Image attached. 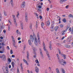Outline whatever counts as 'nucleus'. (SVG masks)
<instances>
[{"instance_id":"f257e3e1","label":"nucleus","mask_w":73,"mask_h":73,"mask_svg":"<svg viewBox=\"0 0 73 73\" xmlns=\"http://www.w3.org/2000/svg\"><path fill=\"white\" fill-rule=\"evenodd\" d=\"M57 56L58 59V61L60 64L64 66L66 64V62L65 61L63 60V59H62L61 60V59H60L59 55H58Z\"/></svg>"},{"instance_id":"f03ea898","label":"nucleus","mask_w":73,"mask_h":73,"mask_svg":"<svg viewBox=\"0 0 73 73\" xmlns=\"http://www.w3.org/2000/svg\"><path fill=\"white\" fill-rule=\"evenodd\" d=\"M39 50H40V56L42 57V58H44V56L43 55V54H42V51L41 49L40 48Z\"/></svg>"},{"instance_id":"7ed1b4c3","label":"nucleus","mask_w":73,"mask_h":73,"mask_svg":"<svg viewBox=\"0 0 73 73\" xmlns=\"http://www.w3.org/2000/svg\"><path fill=\"white\" fill-rule=\"evenodd\" d=\"M34 43L35 44V45H38V41H37V38L35 37L34 38Z\"/></svg>"},{"instance_id":"20e7f679","label":"nucleus","mask_w":73,"mask_h":73,"mask_svg":"<svg viewBox=\"0 0 73 73\" xmlns=\"http://www.w3.org/2000/svg\"><path fill=\"white\" fill-rule=\"evenodd\" d=\"M46 54L48 59L50 60V55H49V53L48 52L46 51Z\"/></svg>"},{"instance_id":"39448f33","label":"nucleus","mask_w":73,"mask_h":73,"mask_svg":"<svg viewBox=\"0 0 73 73\" xmlns=\"http://www.w3.org/2000/svg\"><path fill=\"white\" fill-rule=\"evenodd\" d=\"M37 37L38 40V42H39V44H40V35H39V33H37Z\"/></svg>"},{"instance_id":"423d86ee","label":"nucleus","mask_w":73,"mask_h":73,"mask_svg":"<svg viewBox=\"0 0 73 73\" xmlns=\"http://www.w3.org/2000/svg\"><path fill=\"white\" fill-rule=\"evenodd\" d=\"M25 1L23 2L22 4V5L21 6V7L22 8H24V7H25Z\"/></svg>"},{"instance_id":"0eeeda50","label":"nucleus","mask_w":73,"mask_h":73,"mask_svg":"<svg viewBox=\"0 0 73 73\" xmlns=\"http://www.w3.org/2000/svg\"><path fill=\"white\" fill-rule=\"evenodd\" d=\"M30 40H31V41H32V42H33V41H34V38L32 35H30Z\"/></svg>"},{"instance_id":"6e6552de","label":"nucleus","mask_w":73,"mask_h":73,"mask_svg":"<svg viewBox=\"0 0 73 73\" xmlns=\"http://www.w3.org/2000/svg\"><path fill=\"white\" fill-rule=\"evenodd\" d=\"M50 30L51 32H53L54 31V26L52 25L51 26Z\"/></svg>"},{"instance_id":"1a4fd4ad","label":"nucleus","mask_w":73,"mask_h":73,"mask_svg":"<svg viewBox=\"0 0 73 73\" xmlns=\"http://www.w3.org/2000/svg\"><path fill=\"white\" fill-rule=\"evenodd\" d=\"M39 70V69L37 66H35V71L36 73H38V71Z\"/></svg>"},{"instance_id":"9d476101","label":"nucleus","mask_w":73,"mask_h":73,"mask_svg":"<svg viewBox=\"0 0 73 73\" xmlns=\"http://www.w3.org/2000/svg\"><path fill=\"white\" fill-rule=\"evenodd\" d=\"M43 49L45 50V51H46V49H45V47H46L45 46V43L44 42H43Z\"/></svg>"},{"instance_id":"9b49d317","label":"nucleus","mask_w":73,"mask_h":73,"mask_svg":"<svg viewBox=\"0 0 73 73\" xmlns=\"http://www.w3.org/2000/svg\"><path fill=\"white\" fill-rule=\"evenodd\" d=\"M11 38L13 42H14V44H16V42H15V38H14V37H13V36H11Z\"/></svg>"},{"instance_id":"f8f14e48","label":"nucleus","mask_w":73,"mask_h":73,"mask_svg":"<svg viewBox=\"0 0 73 73\" xmlns=\"http://www.w3.org/2000/svg\"><path fill=\"white\" fill-rule=\"evenodd\" d=\"M3 58H2V60H3L4 61H5L6 60V57H5V55H3Z\"/></svg>"},{"instance_id":"ddd939ff","label":"nucleus","mask_w":73,"mask_h":73,"mask_svg":"<svg viewBox=\"0 0 73 73\" xmlns=\"http://www.w3.org/2000/svg\"><path fill=\"white\" fill-rule=\"evenodd\" d=\"M46 24L47 26H49V25H50V21H48L47 22H46Z\"/></svg>"},{"instance_id":"4468645a","label":"nucleus","mask_w":73,"mask_h":73,"mask_svg":"<svg viewBox=\"0 0 73 73\" xmlns=\"http://www.w3.org/2000/svg\"><path fill=\"white\" fill-rule=\"evenodd\" d=\"M10 3L11 6L13 7V0H11Z\"/></svg>"},{"instance_id":"2eb2a0df","label":"nucleus","mask_w":73,"mask_h":73,"mask_svg":"<svg viewBox=\"0 0 73 73\" xmlns=\"http://www.w3.org/2000/svg\"><path fill=\"white\" fill-rule=\"evenodd\" d=\"M21 29H23V22H21Z\"/></svg>"},{"instance_id":"dca6fc26","label":"nucleus","mask_w":73,"mask_h":73,"mask_svg":"<svg viewBox=\"0 0 73 73\" xmlns=\"http://www.w3.org/2000/svg\"><path fill=\"white\" fill-rule=\"evenodd\" d=\"M11 65H12L13 68H14V67H15V62H11Z\"/></svg>"},{"instance_id":"f3484780","label":"nucleus","mask_w":73,"mask_h":73,"mask_svg":"<svg viewBox=\"0 0 73 73\" xmlns=\"http://www.w3.org/2000/svg\"><path fill=\"white\" fill-rule=\"evenodd\" d=\"M49 48L50 50H52V44H51V42H50V46H49Z\"/></svg>"},{"instance_id":"a211bd4d","label":"nucleus","mask_w":73,"mask_h":73,"mask_svg":"<svg viewBox=\"0 0 73 73\" xmlns=\"http://www.w3.org/2000/svg\"><path fill=\"white\" fill-rule=\"evenodd\" d=\"M23 61H24V62L26 63V64H27V65H28L29 64L28 63V62H27V60H25V59H23Z\"/></svg>"},{"instance_id":"6ab92c4d","label":"nucleus","mask_w":73,"mask_h":73,"mask_svg":"<svg viewBox=\"0 0 73 73\" xmlns=\"http://www.w3.org/2000/svg\"><path fill=\"white\" fill-rule=\"evenodd\" d=\"M61 56H62V57H64V59H65V58H66V55L64 54H62Z\"/></svg>"},{"instance_id":"aec40b11","label":"nucleus","mask_w":73,"mask_h":73,"mask_svg":"<svg viewBox=\"0 0 73 73\" xmlns=\"http://www.w3.org/2000/svg\"><path fill=\"white\" fill-rule=\"evenodd\" d=\"M60 69L62 70V73H65V71L64 69L61 68Z\"/></svg>"},{"instance_id":"412c9836","label":"nucleus","mask_w":73,"mask_h":73,"mask_svg":"<svg viewBox=\"0 0 73 73\" xmlns=\"http://www.w3.org/2000/svg\"><path fill=\"white\" fill-rule=\"evenodd\" d=\"M25 21L26 23L28 22V17L25 16Z\"/></svg>"},{"instance_id":"4be33fe9","label":"nucleus","mask_w":73,"mask_h":73,"mask_svg":"<svg viewBox=\"0 0 73 73\" xmlns=\"http://www.w3.org/2000/svg\"><path fill=\"white\" fill-rule=\"evenodd\" d=\"M56 71L57 73H60V71H59V70L58 69V68H56Z\"/></svg>"},{"instance_id":"5701e85b","label":"nucleus","mask_w":73,"mask_h":73,"mask_svg":"<svg viewBox=\"0 0 73 73\" xmlns=\"http://www.w3.org/2000/svg\"><path fill=\"white\" fill-rule=\"evenodd\" d=\"M28 42L29 44V45H32V43H31V40H28Z\"/></svg>"},{"instance_id":"b1692460","label":"nucleus","mask_w":73,"mask_h":73,"mask_svg":"<svg viewBox=\"0 0 73 73\" xmlns=\"http://www.w3.org/2000/svg\"><path fill=\"white\" fill-rule=\"evenodd\" d=\"M68 17L69 18H71V17H73V16L72 14H70L68 16Z\"/></svg>"},{"instance_id":"393cba45","label":"nucleus","mask_w":73,"mask_h":73,"mask_svg":"<svg viewBox=\"0 0 73 73\" xmlns=\"http://www.w3.org/2000/svg\"><path fill=\"white\" fill-rule=\"evenodd\" d=\"M33 50L34 54H36V48H33Z\"/></svg>"},{"instance_id":"a878e982","label":"nucleus","mask_w":73,"mask_h":73,"mask_svg":"<svg viewBox=\"0 0 73 73\" xmlns=\"http://www.w3.org/2000/svg\"><path fill=\"white\" fill-rule=\"evenodd\" d=\"M44 25V23H43V22L42 23H41V26L42 28H43Z\"/></svg>"},{"instance_id":"bb28decb","label":"nucleus","mask_w":73,"mask_h":73,"mask_svg":"<svg viewBox=\"0 0 73 73\" xmlns=\"http://www.w3.org/2000/svg\"><path fill=\"white\" fill-rule=\"evenodd\" d=\"M2 45H5V44H4V43H5V42L4 41L2 42H1Z\"/></svg>"},{"instance_id":"cd10ccee","label":"nucleus","mask_w":73,"mask_h":73,"mask_svg":"<svg viewBox=\"0 0 73 73\" xmlns=\"http://www.w3.org/2000/svg\"><path fill=\"white\" fill-rule=\"evenodd\" d=\"M35 15L37 16V18L38 19H39V18H38V14H37L36 13H35Z\"/></svg>"},{"instance_id":"c85d7f7f","label":"nucleus","mask_w":73,"mask_h":73,"mask_svg":"<svg viewBox=\"0 0 73 73\" xmlns=\"http://www.w3.org/2000/svg\"><path fill=\"white\" fill-rule=\"evenodd\" d=\"M17 13V18H19V16L20 15V13H19V12H18Z\"/></svg>"},{"instance_id":"c756f323","label":"nucleus","mask_w":73,"mask_h":73,"mask_svg":"<svg viewBox=\"0 0 73 73\" xmlns=\"http://www.w3.org/2000/svg\"><path fill=\"white\" fill-rule=\"evenodd\" d=\"M63 21L64 23H66V20L65 18H64Z\"/></svg>"},{"instance_id":"7c9ffc66","label":"nucleus","mask_w":73,"mask_h":73,"mask_svg":"<svg viewBox=\"0 0 73 73\" xmlns=\"http://www.w3.org/2000/svg\"><path fill=\"white\" fill-rule=\"evenodd\" d=\"M64 32H65V30H63L62 31V33H63L62 34V35H65Z\"/></svg>"},{"instance_id":"2f4dec72","label":"nucleus","mask_w":73,"mask_h":73,"mask_svg":"<svg viewBox=\"0 0 73 73\" xmlns=\"http://www.w3.org/2000/svg\"><path fill=\"white\" fill-rule=\"evenodd\" d=\"M35 61L37 64H39V62H38V60H35Z\"/></svg>"},{"instance_id":"473e14b6","label":"nucleus","mask_w":73,"mask_h":73,"mask_svg":"<svg viewBox=\"0 0 73 73\" xmlns=\"http://www.w3.org/2000/svg\"><path fill=\"white\" fill-rule=\"evenodd\" d=\"M57 44L58 46H61V45L60 43H57Z\"/></svg>"},{"instance_id":"72a5a7b5","label":"nucleus","mask_w":73,"mask_h":73,"mask_svg":"<svg viewBox=\"0 0 73 73\" xmlns=\"http://www.w3.org/2000/svg\"><path fill=\"white\" fill-rule=\"evenodd\" d=\"M2 48L3 49V51H4V50H5V47H4V46H2Z\"/></svg>"},{"instance_id":"f704fd0d","label":"nucleus","mask_w":73,"mask_h":73,"mask_svg":"<svg viewBox=\"0 0 73 73\" xmlns=\"http://www.w3.org/2000/svg\"><path fill=\"white\" fill-rule=\"evenodd\" d=\"M58 27H56L55 28V30L56 31L58 29Z\"/></svg>"},{"instance_id":"c9c22d12","label":"nucleus","mask_w":73,"mask_h":73,"mask_svg":"<svg viewBox=\"0 0 73 73\" xmlns=\"http://www.w3.org/2000/svg\"><path fill=\"white\" fill-rule=\"evenodd\" d=\"M20 66L21 67V69H23V66H22V63L21 64Z\"/></svg>"},{"instance_id":"e433bc0d","label":"nucleus","mask_w":73,"mask_h":73,"mask_svg":"<svg viewBox=\"0 0 73 73\" xmlns=\"http://www.w3.org/2000/svg\"><path fill=\"white\" fill-rule=\"evenodd\" d=\"M66 48H70V46L69 45H68L66 44Z\"/></svg>"},{"instance_id":"4c0bfd02","label":"nucleus","mask_w":73,"mask_h":73,"mask_svg":"<svg viewBox=\"0 0 73 73\" xmlns=\"http://www.w3.org/2000/svg\"><path fill=\"white\" fill-rule=\"evenodd\" d=\"M4 15H5V16H7V13H6V12H4Z\"/></svg>"},{"instance_id":"58836bf2","label":"nucleus","mask_w":73,"mask_h":73,"mask_svg":"<svg viewBox=\"0 0 73 73\" xmlns=\"http://www.w3.org/2000/svg\"><path fill=\"white\" fill-rule=\"evenodd\" d=\"M1 29L2 28V29H4V28H5V27H4V26L3 25L2 26H1Z\"/></svg>"},{"instance_id":"ea45409f","label":"nucleus","mask_w":73,"mask_h":73,"mask_svg":"<svg viewBox=\"0 0 73 73\" xmlns=\"http://www.w3.org/2000/svg\"><path fill=\"white\" fill-rule=\"evenodd\" d=\"M27 56H29V53L28 51L27 52Z\"/></svg>"},{"instance_id":"a19ab883","label":"nucleus","mask_w":73,"mask_h":73,"mask_svg":"<svg viewBox=\"0 0 73 73\" xmlns=\"http://www.w3.org/2000/svg\"><path fill=\"white\" fill-rule=\"evenodd\" d=\"M10 53H11V54H12L13 53V51L12 50H11Z\"/></svg>"},{"instance_id":"79ce46f5","label":"nucleus","mask_w":73,"mask_h":73,"mask_svg":"<svg viewBox=\"0 0 73 73\" xmlns=\"http://www.w3.org/2000/svg\"><path fill=\"white\" fill-rule=\"evenodd\" d=\"M69 26H67V27H66V31H67V30H68V29H69Z\"/></svg>"},{"instance_id":"37998d69","label":"nucleus","mask_w":73,"mask_h":73,"mask_svg":"<svg viewBox=\"0 0 73 73\" xmlns=\"http://www.w3.org/2000/svg\"><path fill=\"white\" fill-rule=\"evenodd\" d=\"M12 16L13 17V19H16V18H15V15H12Z\"/></svg>"},{"instance_id":"c03bdc74","label":"nucleus","mask_w":73,"mask_h":73,"mask_svg":"<svg viewBox=\"0 0 73 73\" xmlns=\"http://www.w3.org/2000/svg\"><path fill=\"white\" fill-rule=\"evenodd\" d=\"M71 33L73 34V27H72V29Z\"/></svg>"},{"instance_id":"a18cd8bd","label":"nucleus","mask_w":73,"mask_h":73,"mask_svg":"<svg viewBox=\"0 0 73 73\" xmlns=\"http://www.w3.org/2000/svg\"><path fill=\"white\" fill-rule=\"evenodd\" d=\"M13 45L14 47H15V48H16V45L15 44V43H13Z\"/></svg>"},{"instance_id":"49530a36","label":"nucleus","mask_w":73,"mask_h":73,"mask_svg":"<svg viewBox=\"0 0 73 73\" xmlns=\"http://www.w3.org/2000/svg\"><path fill=\"white\" fill-rule=\"evenodd\" d=\"M8 61L9 62H11V59L10 58H9L8 59Z\"/></svg>"},{"instance_id":"de8ad7c7","label":"nucleus","mask_w":73,"mask_h":73,"mask_svg":"<svg viewBox=\"0 0 73 73\" xmlns=\"http://www.w3.org/2000/svg\"><path fill=\"white\" fill-rule=\"evenodd\" d=\"M32 25L31 24L30 26V28L31 29H32Z\"/></svg>"},{"instance_id":"09e8293b","label":"nucleus","mask_w":73,"mask_h":73,"mask_svg":"<svg viewBox=\"0 0 73 73\" xmlns=\"http://www.w3.org/2000/svg\"><path fill=\"white\" fill-rule=\"evenodd\" d=\"M14 22L15 23H16V19H14Z\"/></svg>"},{"instance_id":"8fccbe9b","label":"nucleus","mask_w":73,"mask_h":73,"mask_svg":"<svg viewBox=\"0 0 73 73\" xmlns=\"http://www.w3.org/2000/svg\"><path fill=\"white\" fill-rule=\"evenodd\" d=\"M35 55H34L33 57L34 58H35V57H36V53L35 54Z\"/></svg>"},{"instance_id":"3c124183","label":"nucleus","mask_w":73,"mask_h":73,"mask_svg":"<svg viewBox=\"0 0 73 73\" xmlns=\"http://www.w3.org/2000/svg\"><path fill=\"white\" fill-rule=\"evenodd\" d=\"M1 14H0V21H1Z\"/></svg>"},{"instance_id":"603ef678","label":"nucleus","mask_w":73,"mask_h":73,"mask_svg":"<svg viewBox=\"0 0 73 73\" xmlns=\"http://www.w3.org/2000/svg\"><path fill=\"white\" fill-rule=\"evenodd\" d=\"M60 27L61 28H62L63 27H64V25H60Z\"/></svg>"},{"instance_id":"864d4df0","label":"nucleus","mask_w":73,"mask_h":73,"mask_svg":"<svg viewBox=\"0 0 73 73\" xmlns=\"http://www.w3.org/2000/svg\"><path fill=\"white\" fill-rule=\"evenodd\" d=\"M62 2H63V1L62 0H61L60 1V3H61V4H62V3H63Z\"/></svg>"},{"instance_id":"5fc2aeb1","label":"nucleus","mask_w":73,"mask_h":73,"mask_svg":"<svg viewBox=\"0 0 73 73\" xmlns=\"http://www.w3.org/2000/svg\"><path fill=\"white\" fill-rule=\"evenodd\" d=\"M39 18H40V19H42V16H41L40 15Z\"/></svg>"},{"instance_id":"6e6d98bb","label":"nucleus","mask_w":73,"mask_h":73,"mask_svg":"<svg viewBox=\"0 0 73 73\" xmlns=\"http://www.w3.org/2000/svg\"><path fill=\"white\" fill-rule=\"evenodd\" d=\"M38 7L39 8H42V6L40 5H39L38 6Z\"/></svg>"},{"instance_id":"4d7b16f0","label":"nucleus","mask_w":73,"mask_h":73,"mask_svg":"<svg viewBox=\"0 0 73 73\" xmlns=\"http://www.w3.org/2000/svg\"><path fill=\"white\" fill-rule=\"evenodd\" d=\"M68 8H69V5H67L66 6V8L68 9Z\"/></svg>"},{"instance_id":"13d9d810","label":"nucleus","mask_w":73,"mask_h":73,"mask_svg":"<svg viewBox=\"0 0 73 73\" xmlns=\"http://www.w3.org/2000/svg\"><path fill=\"white\" fill-rule=\"evenodd\" d=\"M16 32L17 33V34H19V30H17L16 31Z\"/></svg>"},{"instance_id":"bf43d9fd","label":"nucleus","mask_w":73,"mask_h":73,"mask_svg":"<svg viewBox=\"0 0 73 73\" xmlns=\"http://www.w3.org/2000/svg\"><path fill=\"white\" fill-rule=\"evenodd\" d=\"M25 16L26 17H28V13H25Z\"/></svg>"},{"instance_id":"052dcab7","label":"nucleus","mask_w":73,"mask_h":73,"mask_svg":"<svg viewBox=\"0 0 73 73\" xmlns=\"http://www.w3.org/2000/svg\"><path fill=\"white\" fill-rule=\"evenodd\" d=\"M10 26H9L8 27V30H9H9H10Z\"/></svg>"},{"instance_id":"680f3d73","label":"nucleus","mask_w":73,"mask_h":73,"mask_svg":"<svg viewBox=\"0 0 73 73\" xmlns=\"http://www.w3.org/2000/svg\"><path fill=\"white\" fill-rule=\"evenodd\" d=\"M12 57L14 58L15 57V55H12L11 56Z\"/></svg>"},{"instance_id":"e2e57ef3","label":"nucleus","mask_w":73,"mask_h":73,"mask_svg":"<svg viewBox=\"0 0 73 73\" xmlns=\"http://www.w3.org/2000/svg\"><path fill=\"white\" fill-rule=\"evenodd\" d=\"M3 55H2V56H0V58H3Z\"/></svg>"},{"instance_id":"0e129e2a","label":"nucleus","mask_w":73,"mask_h":73,"mask_svg":"<svg viewBox=\"0 0 73 73\" xmlns=\"http://www.w3.org/2000/svg\"><path fill=\"white\" fill-rule=\"evenodd\" d=\"M52 25H54L55 23H54V21H52Z\"/></svg>"},{"instance_id":"69168bd1","label":"nucleus","mask_w":73,"mask_h":73,"mask_svg":"<svg viewBox=\"0 0 73 73\" xmlns=\"http://www.w3.org/2000/svg\"><path fill=\"white\" fill-rule=\"evenodd\" d=\"M46 11H49V8H47L46 9Z\"/></svg>"},{"instance_id":"338daca9","label":"nucleus","mask_w":73,"mask_h":73,"mask_svg":"<svg viewBox=\"0 0 73 73\" xmlns=\"http://www.w3.org/2000/svg\"><path fill=\"white\" fill-rule=\"evenodd\" d=\"M20 39H21V38L20 37H19L18 38V40H20Z\"/></svg>"},{"instance_id":"774afa93","label":"nucleus","mask_w":73,"mask_h":73,"mask_svg":"<svg viewBox=\"0 0 73 73\" xmlns=\"http://www.w3.org/2000/svg\"><path fill=\"white\" fill-rule=\"evenodd\" d=\"M17 73H20L19 72V70L18 69V70H17Z\"/></svg>"}]
</instances>
